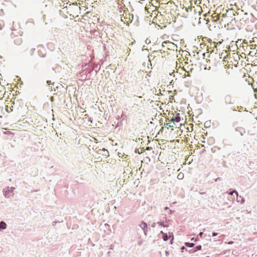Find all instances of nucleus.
<instances>
[{
    "label": "nucleus",
    "mask_w": 257,
    "mask_h": 257,
    "mask_svg": "<svg viewBox=\"0 0 257 257\" xmlns=\"http://www.w3.org/2000/svg\"><path fill=\"white\" fill-rule=\"evenodd\" d=\"M162 46L163 47H166L169 50H174L175 48H177V46L174 43L170 42V41H164L162 43Z\"/></svg>",
    "instance_id": "obj_1"
},
{
    "label": "nucleus",
    "mask_w": 257,
    "mask_h": 257,
    "mask_svg": "<svg viewBox=\"0 0 257 257\" xmlns=\"http://www.w3.org/2000/svg\"><path fill=\"white\" fill-rule=\"evenodd\" d=\"M148 41H149V43H150V40H149L147 39V40H146V43H148Z\"/></svg>",
    "instance_id": "obj_29"
},
{
    "label": "nucleus",
    "mask_w": 257,
    "mask_h": 257,
    "mask_svg": "<svg viewBox=\"0 0 257 257\" xmlns=\"http://www.w3.org/2000/svg\"><path fill=\"white\" fill-rule=\"evenodd\" d=\"M150 148L149 147H148L147 148V149H146V150H150Z\"/></svg>",
    "instance_id": "obj_39"
},
{
    "label": "nucleus",
    "mask_w": 257,
    "mask_h": 257,
    "mask_svg": "<svg viewBox=\"0 0 257 257\" xmlns=\"http://www.w3.org/2000/svg\"><path fill=\"white\" fill-rule=\"evenodd\" d=\"M185 245L187 247H193L195 244L194 243H190V242H186L185 243Z\"/></svg>",
    "instance_id": "obj_10"
},
{
    "label": "nucleus",
    "mask_w": 257,
    "mask_h": 257,
    "mask_svg": "<svg viewBox=\"0 0 257 257\" xmlns=\"http://www.w3.org/2000/svg\"><path fill=\"white\" fill-rule=\"evenodd\" d=\"M156 224H157V223H155V222L153 223L152 224V227H155Z\"/></svg>",
    "instance_id": "obj_23"
},
{
    "label": "nucleus",
    "mask_w": 257,
    "mask_h": 257,
    "mask_svg": "<svg viewBox=\"0 0 257 257\" xmlns=\"http://www.w3.org/2000/svg\"><path fill=\"white\" fill-rule=\"evenodd\" d=\"M165 253H166V255H168L169 254V251H166Z\"/></svg>",
    "instance_id": "obj_28"
},
{
    "label": "nucleus",
    "mask_w": 257,
    "mask_h": 257,
    "mask_svg": "<svg viewBox=\"0 0 257 257\" xmlns=\"http://www.w3.org/2000/svg\"><path fill=\"white\" fill-rule=\"evenodd\" d=\"M181 250H182V251L183 252L184 251V250L185 249L186 250V248L185 247V246H183L182 247H181Z\"/></svg>",
    "instance_id": "obj_22"
},
{
    "label": "nucleus",
    "mask_w": 257,
    "mask_h": 257,
    "mask_svg": "<svg viewBox=\"0 0 257 257\" xmlns=\"http://www.w3.org/2000/svg\"><path fill=\"white\" fill-rule=\"evenodd\" d=\"M51 81L50 80H47L46 83H47L48 85H50L51 84Z\"/></svg>",
    "instance_id": "obj_24"
},
{
    "label": "nucleus",
    "mask_w": 257,
    "mask_h": 257,
    "mask_svg": "<svg viewBox=\"0 0 257 257\" xmlns=\"http://www.w3.org/2000/svg\"><path fill=\"white\" fill-rule=\"evenodd\" d=\"M235 131H236V132H237V131H238V129L237 128H235Z\"/></svg>",
    "instance_id": "obj_41"
},
{
    "label": "nucleus",
    "mask_w": 257,
    "mask_h": 257,
    "mask_svg": "<svg viewBox=\"0 0 257 257\" xmlns=\"http://www.w3.org/2000/svg\"><path fill=\"white\" fill-rule=\"evenodd\" d=\"M139 226L143 229L147 227V224L144 221H142L139 224Z\"/></svg>",
    "instance_id": "obj_8"
},
{
    "label": "nucleus",
    "mask_w": 257,
    "mask_h": 257,
    "mask_svg": "<svg viewBox=\"0 0 257 257\" xmlns=\"http://www.w3.org/2000/svg\"><path fill=\"white\" fill-rule=\"evenodd\" d=\"M239 133H240V135L241 136H243L244 133H245V131L243 130H242V132H239Z\"/></svg>",
    "instance_id": "obj_21"
},
{
    "label": "nucleus",
    "mask_w": 257,
    "mask_h": 257,
    "mask_svg": "<svg viewBox=\"0 0 257 257\" xmlns=\"http://www.w3.org/2000/svg\"><path fill=\"white\" fill-rule=\"evenodd\" d=\"M242 109V107L240 106V108L239 109V111H240Z\"/></svg>",
    "instance_id": "obj_36"
},
{
    "label": "nucleus",
    "mask_w": 257,
    "mask_h": 257,
    "mask_svg": "<svg viewBox=\"0 0 257 257\" xmlns=\"http://www.w3.org/2000/svg\"><path fill=\"white\" fill-rule=\"evenodd\" d=\"M185 11L188 12V11H189V8H185Z\"/></svg>",
    "instance_id": "obj_31"
},
{
    "label": "nucleus",
    "mask_w": 257,
    "mask_h": 257,
    "mask_svg": "<svg viewBox=\"0 0 257 257\" xmlns=\"http://www.w3.org/2000/svg\"><path fill=\"white\" fill-rule=\"evenodd\" d=\"M164 125L166 127H172V126H173V125H171L170 123H166L164 124Z\"/></svg>",
    "instance_id": "obj_15"
},
{
    "label": "nucleus",
    "mask_w": 257,
    "mask_h": 257,
    "mask_svg": "<svg viewBox=\"0 0 257 257\" xmlns=\"http://www.w3.org/2000/svg\"><path fill=\"white\" fill-rule=\"evenodd\" d=\"M14 43L16 45H20L22 43V39L20 37H16L14 40Z\"/></svg>",
    "instance_id": "obj_6"
},
{
    "label": "nucleus",
    "mask_w": 257,
    "mask_h": 257,
    "mask_svg": "<svg viewBox=\"0 0 257 257\" xmlns=\"http://www.w3.org/2000/svg\"><path fill=\"white\" fill-rule=\"evenodd\" d=\"M169 238V236L167 235V234L166 233L165 234H164L163 235V239L164 241H167Z\"/></svg>",
    "instance_id": "obj_12"
},
{
    "label": "nucleus",
    "mask_w": 257,
    "mask_h": 257,
    "mask_svg": "<svg viewBox=\"0 0 257 257\" xmlns=\"http://www.w3.org/2000/svg\"><path fill=\"white\" fill-rule=\"evenodd\" d=\"M234 193V194L236 195V197H237V198H236L237 201L239 202V198H238V192H237L236 190H232V191H230V192L229 193V195H232Z\"/></svg>",
    "instance_id": "obj_7"
},
{
    "label": "nucleus",
    "mask_w": 257,
    "mask_h": 257,
    "mask_svg": "<svg viewBox=\"0 0 257 257\" xmlns=\"http://www.w3.org/2000/svg\"><path fill=\"white\" fill-rule=\"evenodd\" d=\"M184 177V174L183 173H180L178 176H177V178L178 179H182Z\"/></svg>",
    "instance_id": "obj_13"
},
{
    "label": "nucleus",
    "mask_w": 257,
    "mask_h": 257,
    "mask_svg": "<svg viewBox=\"0 0 257 257\" xmlns=\"http://www.w3.org/2000/svg\"><path fill=\"white\" fill-rule=\"evenodd\" d=\"M220 180H221L220 178L218 177L217 178L215 179V181H217Z\"/></svg>",
    "instance_id": "obj_25"
},
{
    "label": "nucleus",
    "mask_w": 257,
    "mask_h": 257,
    "mask_svg": "<svg viewBox=\"0 0 257 257\" xmlns=\"http://www.w3.org/2000/svg\"><path fill=\"white\" fill-rule=\"evenodd\" d=\"M232 242H233L232 241H230V242H228V243H229V244H232Z\"/></svg>",
    "instance_id": "obj_40"
},
{
    "label": "nucleus",
    "mask_w": 257,
    "mask_h": 257,
    "mask_svg": "<svg viewBox=\"0 0 257 257\" xmlns=\"http://www.w3.org/2000/svg\"><path fill=\"white\" fill-rule=\"evenodd\" d=\"M57 221H53V223H52V225L53 226L55 225L57 223Z\"/></svg>",
    "instance_id": "obj_26"
},
{
    "label": "nucleus",
    "mask_w": 257,
    "mask_h": 257,
    "mask_svg": "<svg viewBox=\"0 0 257 257\" xmlns=\"http://www.w3.org/2000/svg\"><path fill=\"white\" fill-rule=\"evenodd\" d=\"M35 50V48H33L31 50V51H30V53H31V55H32L33 54V53L34 52V51Z\"/></svg>",
    "instance_id": "obj_19"
},
{
    "label": "nucleus",
    "mask_w": 257,
    "mask_h": 257,
    "mask_svg": "<svg viewBox=\"0 0 257 257\" xmlns=\"http://www.w3.org/2000/svg\"><path fill=\"white\" fill-rule=\"evenodd\" d=\"M201 194H204V192H202V193H201Z\"/></svg>",
    "instance_id": "obj_44"
},
{
    "label": "nucleus",
    "mask_w": 257,
    "mask_h": 257,
    "mask_svg": "<svg viewBox=\"0 0 257 257\" xmlns=\"http://www.w3.org/2000/svg\"><path fill=\"white\" fill-rule=\"evenodd\" d=\"M160 233H161V234H163V235H164V234H165V233H164L163 231H161Z\"/></svg>",
    "instance_id": "obj_32"
},
{
    "label": "nucleus",
    "mask_w": 257,
    "mask_h": 257,
    "mask_svg": "<svg viewBox=\"0 0 257 257\" xmlns=\"http://www.w3.org/2000/svg\"><path fill=\"white\" fill-rule=\"evenodd\" d=\"M205 54H206V53H203L202 54V56H203V57H204L205 56Z\"/></svg>",
    "instance_id": "obj_34"
},
{
    "label": "nucleus",
    "mask_w": 257,
    "mask_h": 257,
    "mask_svg": "<svg viewBox=\"0 0 257 257\" xmlns=\"http://www.w3.org/2000/svg\"><path fill=\"white\" fill-rule=\"evenodd\" d=\"M203 233L202 232H200L199 233V235L201 237L202 235H203Z\"/></svg>",
    "instance_id": "obj_27"
},
{
    "label": "nucleus",
    "mask_w": 257,
    "mask_h": 257,
    "mask_svg": "<svg viewBox=\"0 0 257 257\" xmlns=\"http://www.w3.org/2000/svg\"><path fill=\"white\" fill-rule=\"evenodd\" d=\"M138 98H142V96H139V97H138Z\"/></svg>",
    "instance_id": "obj_43"
},
{
    "label": "nucleus",
    "mask_w": 257,
    "mask_h": 257,
    "mask_svg": "<svg viewBox=\"0 0 257 257\" xmlns=\"http://www.w3.org/2000/svg\"><path fill=\"white\" fill-rule=\"evenodd\" d=\"M223 100L226 104H232L233 103L232 96L230 94H226L223 97Z\"/></svg>",
    "instance_id": "obj_2"
},
{
    "label": "nucleus",
    "mask_w": 257,
    "mask_h": 257,
    "mask_svg": "<svg viewBox=\"0 0 257 257\" xmlns=\"http://www.w3.org/2000/svg\"><path fill=\"white\" fill-rule=\"evenodd\" d=\"M202 248V246L201 245H197L194 250L193 251V252H195V251H198V250H200Z\"/></svg>",
    "instance_id": "obj_11"
},
{
    "label": "nucleus",
    "mask_w": 257,
    "mask_h": 257,
    "mask_svg": "<svg viewBox=\"0 0 257 257\" xmlns=\"http://www.w3.org/2000/svg\"><path fill=\"white\" fill-rule=\"evenodd\" d=\"M218 233H216V232H213L212 234V236H215L216 235H217Z\"/></svg>",
    "instance_id": "obj_20"
},
{
    "label": "nucleus",
    "mask_w": 257,
    "mask_h": 257,
    "mask_svg": "<svg viewBox=\"0 0 257 257\" xmlns=\"http://www.w3.org/2000/svg\"><path fill=\"white\" fill-rule=\"evenodd\" d=\"M144 152V148H140V152L138 150V153L139 154H141L143 152Z\"/></svg>",
    "instance_id": "obj_18"
},
{
    "label": "nucleus",
    "mask_w": 257,
    "mask_h": 257,
    "mask_svg": "<svg viewBox=\"0 0 257 257\" xmlns=\"http://www.w3.org/2000/svg\"><path fill=\"white\" fill-rule=\"evenodd\" d=\"M104 151H105L106 153L108 154V152L106 150L104 149Z\"/></svg>",
    "instance_id": "obj_37"
},
{
    "label": "nucleus",
    "mask_w": 257,
    "mask_h": 257,
    "mask_svg": "<svg viewBox=\"0 0 257 257\" xmlns=\"http://www.w3.org/2000/svg\"><path fill=\"white\" fill-rule=\"evenodd\" d=\"M40 57H45L44 55H41L40 54H39Z\"/></svg>",
    "instance_id": "obj_35"
},
{
    "label": "nucleus",
    "mask_w": 257,
    "mask_h": 257,
    "mask_svg": "<svg viewBox=\"0 0 257 257\" xmlns=\"http://www.w3.org/2000/svg\"><path fill=\"white\" fill-rule=\"evenodd\" d=\"M239 198H241L239 200V202H240V203L241 204H243L244 202V201H245L244 199L243 198H242L241 196H239Z\"/></svg>",
    "instance_id": "obj_14"
},
{
    "label": "nucleus",
    "mask_w": 257,
    "mask_h": 257,
    "mask_svg": "<svg viewBox=\"0 0 257 257\" xmlns=\"http://www.w3.org/2000/svg\"><path fill=\"white\" fill-rule=\"evenodd\" d=\"M198 238H195V237H192L191 239V241H193L194 242H196L198 240Z\"/></svg>",
    "instance_id": "obj_16"
},
{
    "label": "nucleus",
    "mask_w": 257,
    "mask_h": 257,
    "mask_svg": "<svg viewBox=\"0 0 257 257\" xmlns=\"http://www.w3.org/2000/svg\"><path fill=\"white\" fill-rule=\"evenodd\" d=\"M7 225L4 221H0V231L6 229Z\"/></svg>",
    "instance_id": "obj_5"
},
{
    "label": "nucleus",
    "mask_w": 257,
    "mask_h": 257,
    "mask_svg": "<svg viewBox=\"0 0 257 257\" xmlns=\"http://www.w3.org/2000/svg\"><path fill=\"white\" fill-rule=\"evenodd\" d=\"M5 134H11V132H7V133H5Z\"/></svg>",
    "instance_id": "obj_30"
},
{
    "label": "nucleus",
    "mask_w": 257,
    "mask_h": 257,
    "mask_svg": "<svg viewBox=\"0 0 257 257\" xmlns=\"http://www.w3.org/2000/svg\"><path fill=\"white\" fill-rule=\"evenodd\" d=\"M168 208H168V207H165V208H164V209H165V210H167V209H168Z\"/></svg>",
    "instance_id": "obj_38"
},
{
    "label": "nucleus",
    "mask_w": 257,
    "mask_h": 257,
    "mask_svg": "<svg viewBox=\"0 0 257 257\" xmlns=\"http://www.w3.org/2000/svg\"><path fill=\"white\" fill-rule=\"evenodd\" d=\"M15 189L14 187H11L10 190H3L4 195L6 198H9L10 196V193H12V195H14V190Z\"/></svg>",
    "instance_id": "obj_3"
},
{
    "label": "nucleus",
    "mask_w": 257,
    "mask_h": 257,
    "mask_svg": "<svg viewBox=\"0 0 257 257\" xmlns=\"http://www.w3.org/2000/svg\"><path fill=\"white\" fill-rule=\"evenodd\" d=\"M181 120V118L180 117V114L177 113L175 117H173L171 118V121L173 122L174 124H175V122H179Z\"/></svg>",
    "instance_id": "obj_4"
},
{
    "label": "nucleus",
    "mask_w": 257,
    "mask_h": 257,
    "mask_svg": "<svg viewBox=\"0 0 257 257\" xmlns=\"http://www.w3.org/2000/svg\"><path fill=\"white\" fill-rule=\"evenodd\" d=\"M157 224L164 227H168L169 226L168 224H165L162 221H159L157 223Z\"/></svg>",
    "instance_id": "obj_9"
},
{
    "label": "nucleus",
    "mask_w": 257,
    "mask_h": 257,
    "mask_svg": "<svg viewBox=\"0 0 257 257\" xmlns=\"http://www.w3.org/2000/svg\"><path fill=\"white\" fill-rule=\"evenodd\" d=\"M246 1V0H241V1L242 2H243V1Z\"/></svg>",
    "instance_id": "obj_42"
},
{
    "label": "nucleus",
    "mask_w": 257,
    "mask_h": 257,
    "mask_svg": "<svg viewBox=\"0 0 257 257\" xmlns=\"http://www.w3.org/2000/svg\"><path fill=\"white\" fill-rule=\"evenodd\" d=\"M143 230H144V234L146 235L148 231L147 227L143 229Z\"/></svg>",
    "instance_id": "obj_17"
},
{
    "label": "nucleus",
    "mask_w": 257,
    "mask_h": 257,
    "mask_svg": "<svg viewBox=\"0 0 257 257\" xmlns=\"http://www.w3.org/2000/svg\"><path fill=\"white\" fill-rule=\"evenodd\" d=\"M173 238H174V237L173 236V237H172V239H171V241H170V243H172Z\"/></svg>",
    "instance_id": "obj_33"
}]
</instances>
